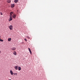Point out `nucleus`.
<instances>
[{
    "label": "nucleus",
    "mask_w": 80,
    "mask_h": 80,
    "mask_svg": "<svg viewBox=\"0 0 80 80\" xmlns=\"http://www.w3.org/2000/svg\"><path fill=\"white\" fill-rule=\"evenodd\" d=\"M12 17L13 18H16V14H13Z\"/></svg>",
    "instance_id": "obj_1"
},
{
    "label": "nucleus",
    "mask_w": 80,
    "mask_h": 80,
    "mask_svg": "<svg viewBox=\"0 0 80 80\" xmlns=\"http://www.w3.org/2000/svg\"><path fill=\"white\" fill-rule=\"evenodd\" d=\"M9 29H10V30H12L13 29V26L12 25L9 26Z\"/></svg>",
    "instance_id": "obj_2"
},
{
    "label": "nucleus",
    "mask_w": 80,
    "mask_h": 80,
    "mask_svg": "<svg viewBox=\"0 0 80 80\" xmlns=\"http://www.w3.org/2000/svg\"><path fill=\"white\" fill-rule=\"evenodd\" d=\"M14 68H15V70H18V66H15Z\"/></svg>",
    "instance_id": "obj_3"
},
{
    "label": "nucleus",
    "mask_w": 80,
    "mask_h": 80,
    "mask_svg": "<svg viewBox=\"0 0 80 80\" xmlns=\"http://www.w3.org/2000/svg\"><path fill=\"white\" fill-rule=\"evenodd\" d=\"M13 12H11L10 13V17H12V16L13 15Z\"/></svg>",
    "instance_id": "obj_4"
},
{
    "label": "nucleus",
    "mask_w": 80,
    "mask_h": 80,
    "mask_svg": "<svg viewBox=\"0 0 80 80\" xmlns=\"http://www.w3.org/2000/svg\"><path fill=\"white\" fill-rule=\"evenodd\" d=\"M14 7H15V4H12L11 6V7H12V8H13Z\"/></svg>",
    "instance_id": "obj_5"
},
{
    "label": "nucleus",
    "mask_w": 80,
    "mask_h": 80,
    "mask_svg": "<svg viewBox=\"0 0 80 80\" xmlns=\"http://www.w3.org/2000/svg\"><path fill=\"white\" fill-rule=\"evenodd\" d=\"M13 54H14V55H17V52H16L15 51H14L13 52Z\"/></svg>",
    "instance_id": "obj_6"
},
{
    "label": "nucleus",
    "mask_w": 80,
    "mask_h": 80,
    "mask_svg": "<svg viewBox=\"0 0 80 80\" xmlns=\"http://www.w3.org/2000/svg\"><path fill=\"white\" fill-rule=\"evenodd\" d=\"M9 20V22H10V21H11V20H12V16H10V20Z\"/></svg>",
    "instance_id": "obj_7"
},
{
    "label": "nucleus",
    "mask_w": 80,
    "mask_h": 80,
    "mask_svg": "<svg viewBox=\"0 0 80 80\" xmlns=\"http://www.w3.org/2000/svg\"><path fill=\"white\" fill-rule=\"evenodd\" d=\"M11 49L12 50H16V48H11Z\"/></svg>",
    "instance_id": "obj_8"
},
{
    "label": "nucleus",
    "mask_w": 80,
    "mask_h": 80,
    "mask_svg": "<svg viewBox=\"0 0 80 80\" xmlns=\"http://www.w3.org/2000/svg\"><path fill=\"white\" fill-rule=\"evenodd\" d=\"M11 40H12V39L11 38H9L8 39V41H9V42H10Z\"/></svg>",
    "instance_id": "obj_9"
},
{
    "label": "nucleus",
    "mask_w": 80,
    "mask_h": 80,
    "mask_svg": "<svg viewBox=\"0 0 80 80\" xmlns=\"http://www.w3.org/2000/svg\"><path fill=\"white\" fill-rule=\"evenodd\" d=\"M10 73L11 74V75H13V72L11 70L10 71Z\"/></svg>",
    "instance_id": "obj_10"
},
{
    "label": "nucleus",
    "mask_w": 80,
    "mask_h": 80,
    "mask_svg": "<svg viewBox=\"0 0 80 80\" xmlns=\"http://www.w3.org/2000/svg\"><path fill=\"white\" fill-rule=\"evenodd\" d=\"M18 70L19 71L21 70V67H18Z\"/></svg>",
    "instance_id": "obj_11"
},
{
    "label": "nucleus",
    "mask_w": 80,
    "mask_h": 80,
    "mask_svg": "<svg viewBox=\"0 0 80 80\" xmlns=\"http://www.w3.org/2000/svg\"><path fill=\"white\" fill-rule=\"evenodd\" d=\"M7 2L9 3H10V2H11V1H10V0H8L7 1Z\"/></svg>",
    "instance_id": "obj_12"
},
{
    "label": "nucleus",
    "mask_w": 80,
    "mask_h": 80,
    "mask_svg": "<svg viewBox=\"0 0 80 80\" xmlns=\"http://www.w3.org/2000/svg\"><path fill=\"white\" fill-rule=\"evenodd\" d=\"M14 2L15 3H17V2H18V0H15Z\"/></svg>",
    "instance_id": "obj_13"
},
{
    "label": "nucleus",
    "mask_w": 80,
    "mask_h": 80,
    "mask_svg": "<svg viewBox=\"0 0 80 80\" xmlns=\"http://www.w3.org/2000/svg\"><path fill=\"white\" fill-rule=\"evenodd\" d=\"M0 41L1 42H3V40L2 39H0Z\"/></svg>",
    "instance_id": "obj_14"
},
{
    "label": "nucleus",
    "mask_w": 80,
    "mask_h": 80,
    "mask_svg": "<svg viewBox=\"0 0 80 80\" xmlns=\"http://www.w3.org/2000/svg\"><path fill=\"white\" fill-rule=\"evenodd\" d=\"M14 75H16V76H17V73H15V74H14Z\"/></svg>",
    "instance_id": "obj_15"
},
{
    "label": "nucleus",
    "mask_w": 80,
    "mask_h": 80,
    "mask_svg": "<svg viewBox=\"0 0 80 80\" xmlns=\"http://www.w3.org/2000/svg\"><path fill=\"white\" fill-rule=\"evenodd\" d=\"M27 37L28 38H29V39L30 38V37L29 36H27Z\"/></svg>",
    "instance_id": "obj_16"
},
{
    "label": "nucleus",
    "mask_w": 80,
    "mask_h": 80,
    "mask_svg": "<svg viewBox=\"0 0 80 80\" xmlns=\"http://www.w3.org/2000/svg\"><path fill=\"white\" fill-rule=\"evenodd\" d=\"M29 52L30 53V54H32V51H30Z\"/></svg>",
    "instance_id": "obj_17"
},
{
    "label": "nucleus",
    "mask_w": 80,
    "mask_h": 80,
    "mask_svg": "<svg viewBox=\"0 0 80 80\" xmlns=\"http://www.w3.org/2000/svg\"><path fill=\"white\" fill-rule=\"evenodd\" d=\"M24 40H25L26 42H27V39L26 38L24 39Z\"/></svg>",
    "instance_id": "obj_18"
},
{
    "label": "nucleus",
    "mask_w": 80,
    "mask_h": 80,
    "mask_svg": "<svg viewBox=\"0 0 80 80\" xmlns=\"http://www.w3.org/2000/svg\"><path fill=\"white\" fill-rule=\"evenodd\" d=\"M0 14H1V15H3V14H2V13L0 12Z\"/></svg>",
    "instance_id": "obj_19"
},
{
    "label": "nucleus",
    "mask_w": 80,
    "mask_h": 80,
    "mask_svg": "<svg viewBox=\"0 0 80 80\" xmlns=\"http://www.w3.org/2000/svg\"><path fill=\"white\" fill-rule=\"evenodd\" d=\"M28 50H29V51H31V50H30V49L29 48H28Z\"/></svg>",
    "instance_id": "obj_20"
},
{
    "label": "nucleus",
    "mask_w": 80,
    "mask_h": 80,
    "mask_svg": "<svg viewBox=\"0 0 80 80\" xmlns=\"http://www.w3.org/2000/svg\"><path fill=\"white\" fill-rule=\"evenodd\" d=\"M14 75H15V73H13Z\"/></svg>",
    "instance_id": "obj_21"
},
{
    "label": "nucleus",
    "mask_w": 80,
    "mask_h": 80,
    "mask_svg": "<svg viewBox=\"0 0 80 80\" xmlns=\"http://www.w3.org/2000/svg\"><path fill=\"white\" fill-rule=\"evenodd\" d=\"M0 38H1V36H0Z\"/></svg>",
    "instance_id": "obj_22"
},
{
    "label": "nucleus",
    "mask_w": 80,
    "mask_h": 80,
    "mask_svg": "<svg viewBox=\"0 0 80 80\" xmlns=\"http://www.w3.org/2000/svg\"><path fill=\"white\" fill-rule=\"evenodd\" d=\"M0 53H1V51L0 50Z\"/></svg>",
    "instance_id": "obj_23"
}]
</instances>
